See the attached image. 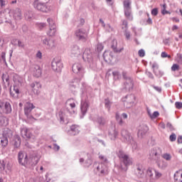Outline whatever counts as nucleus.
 <instances>
[{
	"label": "nucleus",
	"instance_id": "nucleus-1",
	"mask_svg": "<svg viewBox=\"0 0 182 182\" xmlns=\"http://www.w3.org/2000/svg\"><path fill=\"white\" fill-rule=\"evenodd\" d=\"M120 161L121 166L120 168L122 171H126L129 168V166H132L133 162L130 159V156L127 155L123 150L119 149L117 153Z\"/></svg>",
	"mask_w": 182,
	"mask_h": 182
},
{
	"label": "nucleus",
	"instance_id": "nucleus-2",
	"mask_svg": "<svg viewBox=\"0 0 182 182\" xmlns=\"http://www.w3.org/2000/svg\"><path fill=\"white\" fill-rule=\"evenodd\" d=\"M82 95H81V113L82 114V117L81 116L80 118L83 119V116L87 113V110L89 109V101L87 100H85V82L82 83Z\"/></svg>",
	"mask_w": 182,
	"mask_h": 182
},
{
	"label": "nucleus",
	"instance_id": "nucleus-3",
	"mask_svg": "<svg viewBox=\"0 0 182 182\" xmlns=\"http://www.w3.org/2000/svg\"><path fill=\"white\" fill-rule=\"evenodd\" d=\"M99 159L102 160V163H101L97 167V170L100 173L101 176H106L109 174V168L107 167V158L103 155H100Z\"/></svg>",
	"mask_w": 182,
	"mask_h": 182
},
{
	"label": "nucleus",
	"instance_id": "nucleus-4",
	"mask_svg": "<svg viewBox=\"0 0 182 182\" xmlns=\"http://www.w3.org/2000/svg\"><path fill=\"white\" fill-rule=\"evenodd\" d=\"M33 6L37 11H40V12H44L46 14H47V12H50L52 10V7L46 4V2L38 1V0H35L33 1Z\"/></svg>",
	"mask_w": 182,
	"mask_h": 182
},
{
	"label": "nucleus",
	"instance_id": "nucleus-5",
	"mask_svg": "<svg viewBox=\"0 0 182 182\" xmlns=\"http://www.w3.org/2000/svg\"><path fill=\"white\" fill-rule=\"evenodd\" d=\"M12 105L9 102L0 101V114H11Z\"/></svg>",
	"mask_w": 182,
	"mask_h": 182
},
{
	"label": "nucleus",
	"instance_id": "nucleus-6",
	"mask_svg": "<svg viewBox=\"0 0 182 182\" xmlns=\"http://www.w3.org/2000/svg\"><path fill=\"white\" fill-rule=\"evenodd\" d=\"M82 59L85 62H88L90 66H95L96 63L95 62V58L92 55V52L89 48H86L82 54Z\"/></svg>",
	"mask_w": 182,
	"mask_h": 182
},
{
	"label": "nucleus",
	"instance_id": "nucleus-7",
	"mask_svg": "<svg viewBox=\"0 0 182 182\" xmlns=\"http://www.w3.org/2000/svg\"><path fill=\"white\" fill-rule=\"evenodd\" d=\"M21 86H22V84L20 81L15 82L13 86V90L12 88H10V96H11V97H14V99H18L19 97V95L21 93Z\"/></svg>",
	"mask_w": 182,
	"mask_h": 182
},
{
	"label": "nucleus",
	"instance_id": "nucleus-8",
	"mask_svg": "<svg viewBox=\"0 0 182 182\" xmlns=\"http://www.w3.org/2000/svg\"><path fill=\"white\" fill-rule=\"evenodd\" d=\"M146 173V176L151 178V180H159L163 176V173L153 168H148Z\"/></svg>",
	"mask_w": 182,
	"mask_h": 182
},
{
	"label": "nucleus",
	"instance_id": "nucleus-9",
	"mask_svg": "<svg viewBox=\"0 0 182 182\" xmlns=\"http://www.w3.org/2000/svg\"><path fill=\"white\" fill-rule=\"evenodd\" d=\"M41 43L44 46H46V49H55L56 48V41L55 39H52L48 37H42Z\"/></svg>",
	"mask_w": 182,
	"mask_h": 182
},
{
	"label": "nucleus",
	"instance_id": "nucleus-10",
	"mask_svg": "<svg viewBox=\"0 0 182 182\" xmlns=\"http://www.w3.org/2000/svg\"><path fill=\"white\" fill-rule=\"evenodd\" d=\"M39 160H41V155L37 153H33L29 156L27 166H31V167H33V166H36V164L39 163Z\"/></svg>",
	"mask_w": 182,
	"mask_h": 182
},
{
	"label": "nucleus",
	"instance_id": "nucleus-11",
	"mask_svg": "<svg viewBox=\"0 0 182 182\" xmlns=\"http://www.w3.org/2000/svg\"><path fill=\"white\" fill-rule=\"evenodd\" d=\"M122 136V140L124 141V143H133V136L129 131L126 129H122L120 133Z\"/></svg>",
	"mask_w": 182,
	"mask_h": 182
},
{
	"label": "nucleus",
	"instance_id": "nucleus-12",
	"mask_svg": "<svg viewBox=\"0 0 182 182\" xmlns=\"http://www.w3.org/2000/svg\"><path fill=\"white\" fill-rule=\"evenodd\" d=\"M28 154L23 151H20L18 154V161L21 166H28Z\"/></svg>",
	"mask_w": 182,
	"mask_h": 182
},
{
	"label": "nucleus",
	"instance_id": "nucleus-13",
	"mask_svg": "<svg viewBox=\"0 0 182 182\" xmlns=\"http://www.w3.org/2000/svg\"><path fill=\"white\" fill-rule=\"evenodd\" d=\"M75 36L79 41L86 42L87 41V32L83 28H80L75 31Z\"/></svg>",
	"mask_w": 182,
	"mask_h": 182
},
{
	"label": "nucleus",
	"instance_id": "nucleus-14",
	"mask_svg": "<svg viewBox=\"0 0 182 182\" xmlns=\"http://www.w3.org/2000/svg\"><path fill=\"white\" fill-rule=\"evenodd\" d=\"M51 66L53 70L55 72H60L62 70V68H63V64L60 60L54 58L51 63Z\"/></svg>",
	"mask_w": 182,
	"mask_h": 182
},
{
	"label": "nucleus",
	"instance_id": "nucleus-15",
	"mask_svg": "<svg viewBox=\"0 0 182 182\" xmlns=\"http://www.w3.org/2000/svg\"><path fill=\"white\" fill-rule=\"evenodd\" d=\"M73 72L76 73L77 75H80L81 77H83V75H85V68L82 66V64L79 63H76L73 65Z\"/></svg>",
	"mask_w": 182,
	"mask_h": 182
},
{
	"label": "nucleus",
	"instance_id": "nucleus-16",
	"mask_svg": "<svg viewBox=\"0 0 182 182\" xmlns=\"http://www.w3.org/2000/svg\"><path fill=\"white\" fill-rule=\"evenodd\" d=\"M12 164L7 159L0 160V169L4 171L5 170L11 171Z\"/></svg>",
	"mask_w": 182,
	"mask_h": 182
},
{
	"label": "nucleus",
	"instance_id": "nucleus-17",
	"mask_svg": "<svg viewBox=\"0 0 182 182\" xmlns=\"http://www.w3.org/2000/svg\"><path fill=\"white\" fill-rule=\"evenodd\" d=\"M122 29L124 30V35L127 41H130L131 34H130V31H127V29H129L127 21L126 20L122 21Z\"/></svg>",
	"mask_w": 182,
	"mask_h": 182
},
{
	"label": "nucleus",
	"instance_id": "nucleus-18",
	"mask_svg": "<svg viewBox=\"0 0 182 182\" xmlns=\"http://www.w3.org/2000/svg\"><path fill=\"white\" fill-rule=\"evenodd\" d=\"M151 68L153 69V72L155 76H156L157 77H161L163 75H164V72L159 69V64L157 63H154L151 65Z\"/></svg>",
	"mask_w": 182,
	"mask_h": 182
},
{
	"label": "nucleus",
	"instance_id": "nucleus-19",
	"mask_svg": "<svg viewBox=\"0 0 182 182\" xmlns=\"http://www.w3.org/2000/svg\"><path fill=\"white\" fill-rule=\"evenodd\" d=\"M70 54L72 58H76L80 55V48L77 45H73L70 50Z\"/></svg>",
	"mask_w": 182,
	"mask_h": 182
},
{
	"label": "nucleus",
	"instance_id": "nucleus-20",
	"mask_svg": "<svg viewBox=\"0 0 182 182\" xmlns=\"http://www.w3.org/2000/svg\"><path fill=\"white\" fill-rule=\"evenodd\" d=\"M149 131V127L147 125H141L138 129L137 136L139 139H143L146 135V133Z\"/></svg>",
	"mask_w": 182,
	"mask_h": 182
},
{
	"label": "nucleus",
	"instance_id": "nucleus-21",
	"mask_svg": "<svg viewBox=\"0 0 182 182\" xmlns=\"http://www.w3.org/2000/svg\"><path fill=\"white\" fill-rule=\"evenodd\" d=\"M31 87L35 95H39L41 93L42 85H41V82H34L31 84Z\"/></svg>",
	"mask_w": 182,
	"mask_h": 182
},
{
	"label": "nucleus",
	"instance_id": "nucleus-22",
	"mask_svg": "<svg viewBox=\"0 0 182 182\" xmlns=\"http://www.w3.org/2000/svg\"><path fill=\"white\" fill-rule=\"evenodd\" d=\"M35 109V107L33 104L28 102L24 105V114L27 116V117H29V114H31V112Z\"/></svg>",
	"mask_w": 182,
	"mask_h": 182
},
{
	"label": "nucleus",
	"instance_id": "nucleus-23",
	"mask_svg": "<svg viewBox=\"0 0 182 182\" xmlns=\"http://www.w3.org/2000/svg\"><path fill=\"white\" fill-rule=\"evenodd\" d=\"M126 100H124V102H126L127 103V105H129L128 106H127V107L128 109H130L132 107V106H133V105H134V102H136V96H134V95H127L125 97Z\"/></svg>",
	"mask_w": 182,
	"mask_h": 182
},
{
	"label": "nucleus",
	"instance_id": "nucleus-24",
	"mask_svg": "<svg viewBox=\"0 0 182 182\" xmlns=\"http://www.w3.org/2000/svg\"><path fill=\"white\" fill-rule=\"evenodd\" d=\"M31 70L35 77H41V76H42V69L41 66L38 65H33Z\"/></svg>",
	"mask_w": 182,
	"mask_h": 182
},
{
	"label": "nucleus",
	"instance_id": "nucleus-25",
	"mask_svg": "<svg viewBox=\"0 0 182 182\" xmlns=\"http://www.w3.org/2000/svg\"><path fill=\"white\" fill-rule=\"evenodd\" d=\"M21 134L23 139H31V137H32L31 129L26 127H23L21 129Z\"/></svg>",
	"mask_w": 182,
	"mask_h": 182
},
{
	"label": "nucleus",
	"instance_id": "nucleus-26",
	"mask_svg": "<svg viewBox=\"0 0 182 182\" xmlns=\"http://www.w3.org/2000/svg\"><path fill=\"white\" fill-rule=\"evenodd\" d=\"M65 106L67 107H70L73 109L72 112H69L70 114H75V107H76V101H75V100H73V99H68L67 100V102H65Z\"/></svg>",
	"mask_w": 182,
	"mask_h": 182
},
{
	"label": "nucleus",
	"instance_id": "nucleus-27",
	"mask_svg": "<svg viewBox=\"0 0 182 182\" xmlns=\"http://www.w3.org/2000/svg\"><path fill=\"white\" fill-rule=\"evenodd\" d=\"M133 79L128 78L124 83V88L125 90L130 92V90H133Z\"/></svg>",
	"mask_w": 182,
	"mask_h": 182
},
{
	"label": "nucleus",
	"instance_id": "nucleus-28",
	"mask_svg": "<svg viewBox=\"0 0 182 182\" xmlns=\"http://www.w3.org/2000/svg\"><path fill=\"white\" fill-rule=\"evenodd\" d=\"M113 58H114V55L113 54V52L112 51H105L103 53V58L105 62L110 63L112 60H113Z\"/></svg>",
	"mask_w": 182,
	"mask_h": 182
},
{
	"label": "nucleus",
	"instance_id": "nucleus-29",
	"mask_svg": "<svg viewBox=\"0 0 182 182\" xmlns=\"http://www.w3.org/2000/svg\"><path fill=\"white\" fill-rule=\"evenodd\" d=\"M79 132V127H77V125H72L68 134H70V136H76Z\"/></svg>",
	"mask_w": 182,
	"mask_h": 182
},
{
	"label": "nucleus",
	"instance_id": "nucleus-30",
	"mask_svg": "<svg viewBox=\"0 0 182 182\" xmlns=\"http://www.w3.org/2000/svg\"><path fill=\"white\" fill-rule=\"evenodd\" d=\"M13 16L16 21H19L22 19V11L21 9H16L13 11Z\"/></svg>",
	"mask_w": 182,
	"mask_h": 182
},
{
	"label": "nucleus",
	"instance_id": "nucleus-31",
	"mask_svg": "<svg viewBox=\"0 0 182 182\" xmlns=\"http://www.w3.org/2000/svg\"><path fill=\"white\" fill-rule=\"evenodd\" d=\"M174 182H182V171H177L173 176Z\"/></svg>",
	"mask_w": 182,
	"mask_h": 182
},
{
	"label": "nucleus",
	"instance_id": "nucleus-32",
	"mask_svg": "<svg viewBox=\"0 0 182 182\" xmlns=\"http://www.w3.org/2000/svg\"><path fill=\"white\" fill-rule=\"evenodd\" d=\"M117 136H119V132H117L115 129H112L109 131V137L111 140L117 139Z\"/></svg>",
	"mask_w": 182,
	"mask_h": 182
},
{
	"label": "nucleus",
	"instance_id": "nucleus-33",
	"mask_svg": "<svg viewBox=\"0 0 182 182\" xmlns=\"http://www.w3.org/2000/svg\"><path fill=\"white\" fill-rule=\"evenodd\" d=\"M124 16L129 21H132L133 19V14H132V8L129 9H124Z\"/></svg>",
	"mask_w": 182,
	"mask_h": 182
},
{
	"label": "nucleus",
	"instance_id": "nucleus-34",
	"mask_svg": "<svg viewBox=\"0 0 182 182\" xmlns=\"http://www.w3.org/2000/svg\"><path fill=\"white\" fill-rule=\"evenodd\" d=\"M149 156L151 160H156L159 157V153H157V148H154L151 149L149 152Z\"/></svg>",
	"mask_w": 182,
	"mask_h": 182
},
{
	"label": "nucleus",
	"instance_id": "nucleus-35",
	"mask_svg": "<svg viewBox=\"0 0 182 182\" xmlns=\"http://www.w3.org/2000/svg\"><path fill=\"white\" fill-rule=\"evenodd\" d=\"M11 43L14 46H18V48H25V43L23 41H21V40H18V39L12 40Z\"/></svg>",
	"mask_w": 182,
	"mask_h": 182
},
{
	"label": "nucleus",
	"instance_id": "nucleus-36",
	"mask_svg": "<svg viewBox=\"0 0 182 182\" xmlns=\"http://www.w3.org/2000/svg\"><path fill=\"white\" fill-rule=\"evenodd\" d=\"M112 49H113L114 52L120 53L123 50V48H120L119 50L117 49V40H113L112 44L111 46Z\"/></svg>",
	"mask_w": 182,
	"mask_h": 182
},
{
	"label": "nucleus",
	"instance_id": "nucleus-37",
	"mask_svg": "<svg viewBox=\"0 0 182 182\" xmlns=\"http://www.w3.org/2000/svg\"><path fill=\"white\" fill-rule=\"evenodd\" d=\"M58 117L60 119V123L61 124H63L65 123V120H66V114H65V112L60 111L58 113Z\"/></svg>",
	"mask_w": 182,
	"mask_h": 182
},
{
	"label": "nucleus",
	"instance_id": "nucleus-38",
	"mask_svg": "<svg viewBox=\"0 0 182 182\" xmlns=\"http://www.w3.org/2000/svg\"><path fill=\"white\" fill-rule=\"evenodd\" d=\"M80 78H75L70 82V87H77L79 86V83H80Z\"/></svg>",
	"mask_w": 182,
	"mask_h": 182
},
{
	"label": "nucleus",
	"instance_id": "nucleus-39",
	"mask_svg": "<svg viewBox=\"0 0 182 182\" xmlns=\"http://www.w3.org/2000/svg\"><path fill=\"white\" fill-rule=\"evenodd\" d=\"M56 33V26H53V27H49V30L47 32V35L48 36H55Z\"/></svg>",
	"mask_w": 182,
	"mask_h": 182
},
{
	"label": "nucleus",
	"instance_id": "nucleus-40",
	"mask_svg": "<svg viewBox=\"0 0 182 182\" xmlns=\"http://www.w3.org/2000/svg\"><path fill=\"white\" fill-rule=\"evenodd\" d=\"M95 122L100 125V126H105L106 124V119H105L102 117H97Z\"/></svg>",
	"mask_w": 182,
	"mask_h": 182
},
{
	"label": "nucleus",
	"instance_id": "nucleus-41",
	"mask_svg": "<svg viewBox=\"0 0 182 182\" xmlns=\"http://www.w3.org/2000/svg\"><path fill=\"white\" fill-rule=\"evenodd\" d=\"M0 143L1 144L2 147H6L8 146V137L7 136H3L0 138Z\"/></svg>",
	"mask_w": 182,
	"mask_h": 182
},
{
	"label": "nucleus",
	"instance_id": "nucleus-42",
	"mask_svg": "<svg viewBox=\"0 0 182 182\" xmlns=\"http://www.w3.org/2000/svg\"><path fill=\"white\" fill-rule=\"evenodd\" d=\"M112 75L114 77V80H119V79H122V74H120V72H119L118 70L112 71Z\"/></svg>",
	"mask_w": 182,
	"mask_h": 182
},
{
	"label": "nucleus",
	"instance_id": "nucleus-43",
	"mask_svg": "<svg viewBox=\"0 0 182 182\" xmlns=\"http://www.w3.org/2000/svg\"><path fill=\"white\" fill-rule=\"evenodd\" d=\"M1 79L6 86H9V75L7 74H3Z\"/></svg>",
	"mask_w": 182,
	"mask_h": 182
},
{
	"label": "nucleus",
	"instance_id": "nucleus-44",
	"mask_svg": "<svg viewBox=\"0 0 182 182\" xmlns=\"http://www.w3.org/2000/svg\"><path fill=\"white\" fill-rule=\"evenodd\" d=\"M157 166L159 168H166L167 167V163L164 161H158Z\"/></svg>",
	"mask_w": 182,
	"mask_h": 182
},
{
	"label": "nucleus",
	"instance_id": "nucleus-45",
	"mask_svg": "<svg viewBox=\"0 0 182 182\" xmlns=\"http://www.w3.org/2000/svg\"><path fill=\"white\" fill-rule=\"evenodd\" d=\"M124 9H127L132 8V1L130 0H124Z\"/></svg>",
	"mask_w": 182,
	"mask_h": 182
},
{
	"label": "nucleus",
	"instance_id": "nucleus-46",
	"mask_svg": "<svg viewBox=\"0 0 182 182\" xmlns=\"http://www.w3.org/2000/svg\"><path fill=\"white\" fill-rule=\"evenodd\" d=\"M105 106L107 109H108V112H110V107H112V102H110L109 99H105Z\"/></svg>",
	"mask_w": 182,
	"mask_h": 182
},
{
	"label": "nucleus",
	"instance_id": "nucleus-47",
	"mask_svg": "<svg viewBox=\"0 0 182 182\" xmlns=\"http://www.w3.org/2000/svg\"><path fill=\"white\" fill-rule=\"evenodd\" d=\"M6 22H7L9 24L10 28H11V29H13L14 31L18 29V26H16V23H12V21L9 20Z\"/></svg>",
	"mask_w": 182,
	"mask_h": 182
},
{
	"label": "nucleus",
	"instance_id": "nucleus-48",
	"mask_svg": "<svg viewBox=\"0 0 182 182\" xmlns=\"http://www.w3.org/2000/svg\"><path fill=\"white\" fill-rule=\"evenodd\" d=\"M163 159H164V160H166V161H170L171 160V154H168V153H166L162 155Z\"/></svg>",
	"mask_w": 182,
	"mask_h": 182
},
{
	"label": "nucleus",
	"instance_id": "nucleus-49",
	"mask_svg": "<svg viewBox=\"0 0 182 182\" xmlns=\"http://www.w3.org/2000/svg\"><path fill=\"white\" fill-rule=\"evenodd\" d=\"M47 22L49 25V28H52L53 26H56V24L55 23V21L52 18H48Z\"/></svg>",
	"mask_w": 182,
	"mask_h": 182
},
{
	"label": "nucleus",
	"instance_id": "nucleus-50",
	"mask_svg": "<svg viewBox=\"0 0 182 182\" xmlns=\"http://www.w3.org/2000/svg\"><path fill=\"white\" fill-rule=\"evenodd\" d=\"M115 117L119 124L122 126V124H123V119H122V118L120 117V114H119V113H116Z\"/></svg>",
	"mask_w": 182,
	"mask_h": 182
},
{
	"label": "nucleus",
	"instance_id": "nucleus-51",
	"mask_svg": "<svg viewBox=\"0 0 182 182\" xmlns=\"http://www.w3.org/2000/svg\"><path fill=\"white\" fill-rule=\"evenodd\" d=\"M136 173H138L139 174V176H143V174L144 173V169H143V167L139 166L136 168Z\"/></svg>",
	"mask_w": 182,
	"mask_h": 182
},
{
	"label": "nucleus",
	"instance_id": "nucleus-52",
	"mask_svg": "<svg viewBox=\"0 0 182 182\" xmlns=\"http://www.w3.org/2000/svg\"><path fill=\"white\" fill-rule=\"evenodd\" d=\"M92 159H87L85 162V167H90V166H92Z\"/></svg>",
	"mask_w": 182,
	"mask_h": 182
},
{
	"label": "nucleus",
	"instance_id": "nucleus-53",
	"mask_svg": "<svg viewBox=\"0 0 182 182\" xmlns=\"http://www.w3.org/2000/svg\"><path fill=\"white\" fill-rule=\"evenodd\" d=\"M169 139L171 140V141H176V140H177V135L173 133L172 134L170 135Z\"/></svg>",
	"mask_w": 182,
	"mask_h": 182
},
{
	"label": "nucleus",
	"instance_id": "nucleus-54",
	"mask_svg": "<svg viewBox=\"0 0 182 182\" xmlns=\"http://www.w3.org/2000/svg\"><path fill=\"white\" fill-rule=\"evenodd\" d=\"M163 9L161 10L162 15H167V14H171L170 11L166 10V4L163 5Z\"/></svg>",
	"mask_w": 182,
	"mask_h": 182
},
{
	"label": "nucleus",
	"instance_id": "nucleus-55",
	"mask_svg": "<svg viewBox=\"0 0 182 182\" xmlns=\"http://www.w3.org/2000/svg\"><path fill=\"white\" fill-rule=\"evenodd\" d=\"M138 54L140 58H144V56L146 55V52L144 51V50L141 49L139 50Z\"/></svg>",
	"mask_w": 182,
	"mask_h": 182
},
{
	"label": "nucleus",
	"instance_id": "nucleus-56",
	"mask_svg": "<svg viewBox=\"0 0 182 182\" xmlns=\"http://www.w3.org/2000/svg\"><path fill=\"white\" fill-rule=\"evenodd\" d=\"M178 69H180V65L177 64H173L171 67L173 72H176V70H178Z\"/></svg>",
	"mask_w": 182,
	"mask_h": 182
},
{
	"label": "nucleus",
	"instance_id": "nucleus-57",
	"mask_svg": "<svg viewBox=\"0 0 182 182\" xmlns=\"http://www.w3.org/2000/svg\"><path fill=\"white\" fill-rule=\"evenodd\" d=\"M103 50V44L98 43L97 45V52H102Z\"/></svg>",
	"mask_w": 182,
	"mask_h": 182
},
{
	"label": "nucleus",
	"instance_id": "nucleus-58",
	"mask_svg": "<svg viewBox=\"0 0 182 182\" xmlns=\"http://www.w3.org/2000/svg\"><path fill=\"white\" fill-rule=\"evenodd\" d=\"M159 116H160V113H159L157 111H155L152 115H151V119H156V117H159Z\"/></svg>",
	"mask_w": 182,
	"mask_h": 182
},
{
	"label": "nucleus",
	"instance_id": "nucleus-59",
	"mask_svg": "<svg viewBox=\"0 0 182 182\" xmlns=\"http://www.w3.org/2000/svg\"><path fill=\"white\" fill-rule=\"evenodd\" d=\"M14 146L16 148H18V147H19V146H21V138L17 137V141H15Z\"/></svg>",
	"mask_w": 182,
	"mask_h": 182
},
{
	"label": "nucleus",
	"instance_id": "nucleus-60",
	"mask_svg": "<svg viewBox=\"0 0 182 182\" xmlns=\"http://www.w3.org/2000/svg\"><path fill=\"white\" fill-rule=\"evenodd\" d=\"M166 127H167V129L171 130V132H173V130H174V127H173V124H171V123H170V122H168L166 124Z\"/></svg>",
	"mask_w": 182,
	"mask_h": 182
},
{
	"label": "nucleus",
	"instance_id": "nucleus-61",
	"mask_svg": "<svg viewBox=\"0 0 182 182\" xmlns=\"http://www.w3.org/2000/svg\"><path fill=\"white\" fill-rule=\"evenodd\" d=\"M161 56V58H168V59L171 58V55L167 54L166 52H162Z\"/></svg>",
	"mask_w": 182,
	"mask_h": 182
},
{
	"label": "nucleus",
	"instance_id": "nucleus-62",
	"mask_svg": "<svg viewBox=\"0 0 182 182\" xmlns=\"http://www.w3.org/2000/svg\"><path fill=\"white\" fill-rule=\"evenodd\" d=\"M122 77H124V79L125 80H127V79H132V77L127 76V72H126V71L122 72Z\"/></svg>",
	"mask_w": 182,
	"mask_h": 182
},
{
	"label": "nucleus",
	"instance_id": "nucleus-63",
	"mask_svg": "<svg viewBox=\"0 0 182 182\" xmlns=\"http://www.w3.org/2000/svg\"><path fill=\"white\" fill-rule=\"evenodd\" d=\"M159 14V10L157 9H154L151 10V15H153L154 16H157Z\"/></svg>",
	"mask_w": 182,
	"mask_h": 182
},
{
	"label": "nucleus",
	"instance_id": "nucleus-64",
	"mask_svg": "<svg viewBox=\"0 0 182 182\" xmlns=\"http://www.w3.org/2000/svg\"><path fill=\"white\" fill-rule=\"evenodd\" d=\"M175 106H176V109H182V102H175Z\"/></svg>",
	"mask_w": 182,
	"mask_h": 182
}]
</instances>
